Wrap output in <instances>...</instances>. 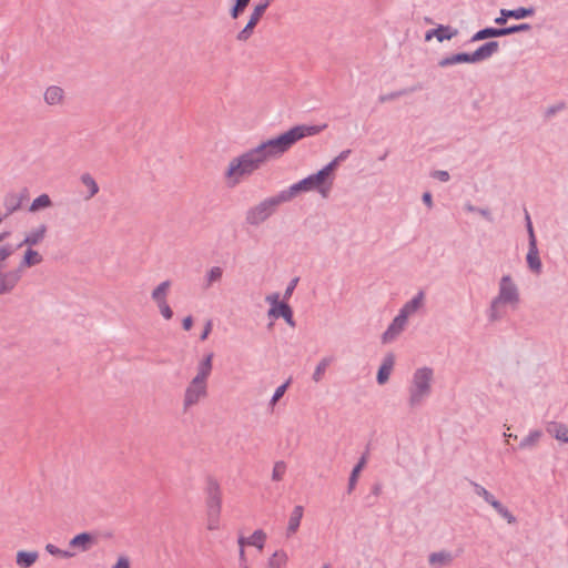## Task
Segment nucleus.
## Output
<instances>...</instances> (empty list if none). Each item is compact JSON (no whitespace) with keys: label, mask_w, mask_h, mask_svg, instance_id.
Listing matches in <instances>:
<instances>
[{"label":"nucleus","mask_w":568,"mask_h":568,"mask_svg":"<svg viewBox=\"0 0 568 568\" xmlns=\"http://www.w3.org/2000/svg\"><path fill=\"white\" fill-rule=\"evenodd\" d=\"M326 128L324 125L300 124L291 128L281 135L262 142L256 146L261 155L265 156V162L270 159H276L286 153L300 140L321 133Z\"/></svg>","instance_id":"nucleus-1"},{"label":"nucleus","mask_w":568,"mask_h":568,"mask_svg":"<svg viewBox=\"0 0 568 568\" xmlns=\"http://www.w3.org/2000/svg\"><path fill=\"white\" fill-rule=\"evenodd\" d=\"M265 163V156L261 155L256 148L234 158L229 165L225 176L229 179L231 186L236 185L240 181L251 175Z\"/></svg>","instance_id":"nucleus-2"},{"label":"nucleus","mask_w":568,"mask_h":568,"mask_svg":"<svg viewBox=\"0 0 568 568\" xmlns=\"http://www.w3.org/2000/svg\"><path fill=\"white\" fill-rule=\"evenodd\" d=\"M205 507H206V528L217 530L220 528V517L222 510V489L219 480L213 476L205 479Z\"/></svg>","instance_id":"nucleus-3"},{"label":"nucleus","mask_w":568,"mask_h":568,"mask_svg":"<svg viewBox=\"0 0 568 568\" xmlns=\"http://www.w3.org/2000/svg\"><path fill=\"white\" fill-rule=\"evenodd\" d=\"M333 170L334 163H328L317 173L311 174L307 178L298 181L297 183H294L287 190H283L288 202L293 200L298 193L307 192L314 189H317L323 195H326L325 190L322 187V185L324 184L325 180L328 178Z\"/></svg>","instance_id":"nucleus-4"},{"label":"nucleus","mask_w":568,"mask_h":568,"mask_svg":"<svg viewBox=\"0 0 568 568\" xmlns=\"http://www.w3.org/2000/svg\"><path fill=\"white\" fill-rule=\"evenodd\" d=\"M433 369L429 367H422L416 369L413 376L412 385L409 387V406L416 407L429 396L432 392Z\"/></svg>","instance_id":"nucleus-5"},{"label":"nucleus","mask_w":568,"mask_h":568,"mask_svg":"<svg viewBox=\"0 0 568 568\" xmlns=\"http://www.w3.org/2000/svg\"><path fill=\"white\" fill-rule=\"evenodd\" d=\"M499 49L497 41H489L479 47L473 53L460 52L447 55L439 60L438 65L442 68L449 67L456 63H476L490 58Z\"/></svg>","instance_id":"nucleus-6"},{"label":"nucleus","mask_w":568,"mask_h":568,"mask_svg":"<svg viewBox=\"0 0 568 568\" xmlns=\"http://www.w3.org/2000/svg\"><path fill=\"white\" fill-rule=\"evenodd\" d=\"M285 202H288V200L283 191L274 196L265 199L246 212V222L251 225H258L263 223L276 211L278 205Z\"/></svg>","instance_id":"nucleus-7"},{"label":"nucleus","mask_w":568,"mask_h":568,"mask_svg":"<svg viewBox=\"0 0 568 568\" xmlns=\"http://www.w3.org/2000/svg\"><path fill=\"white\" fill-rule=\"evenodd\" d=\"M510 304L516 306L519 303V293L510 275H504L499 282V292L495 297V304Z\"/></svg>","instance_id":"nucleus-8"},{"label":"nucleus","mask_w":568,"mask_h":568,"mask_svg":"<svg viewBox=\"0 0 568 568\" xmlns=\"http://www.w3.org/2000/svg\"><path fill=\"white\" fill-rule=\"evenodd\" d=\"M475 493L483 497L508 524L516 523V517L499 501L497 500L486 488L479 484L471 481Z\"/></svg>","instance_id":"nucleus-9"},{"label":"nucleus","mask_w":568,"mask_h":568,"mask_svg":"<svg viewBox=\"0 0 568 568\" xmlns=\"http://www.w3.org/2000/svg\"><path fill=\"white\" fill-rule=\"evenodd\" d=\"M48 226L40 223L24 232L22 240L17 244L18 248L36 247L40 245L47 237Z\"/></svg>","instance_id":"nucleus-10"},{"label":"nucleus","mask_w":568,"mask_h":568,"mask_svg":"<svg viewBox=\"0 0 568 568\" xmlns=\"http://www.w3.org/2000/svg\"><path fill=\"white\" fill-rule=\"evenodd\" d=\"M97 544V538L91 532H81L69 540L68 551L72 552V558L79 554L89 551Z\"/></svg>","instance_id":"nucleus-11"},{"label":"nucleus","mask_w":568,"mask_h":568,"mask_svg":"<svg viewBox=\"0 0 568 568\" xmlns=\"http://www.w3.org/2000/svg\"><path fill=\"white\" fill-rule=\"evenodd\" d=\"M21 270L0 267V296L10 294L21 281Z\"/></svg>","instance_id":"nucleus-12"},{"label":"nucleus","mask_w":568,"mask_h":568,"mask_svg":"<svg viewBox=\"0 0 568 568\" xmlns=\"http://www.w3.org/2000/svg\"><path fill=\"white\" fill-rule=\"evenodd\" d=\"M206 394V383L193 378L185 390L184 408L187 409L195 405L202 397H205Z\"/></svg>","instance_id":"nucleus-13"},{"label":"nucleus","mask_w":568,"mask_h":568,"mask_svg":"<svg viewBox=\"0 0 568 568\" xmlns=\"http://www.w3.org/2000/svg\"><path fill=\"white\" fill-rule=\"evenodd\" d=\"M43 255L33 247H26L22 258L19 262L18 270H21V275L26 268H30L40 265L43 262Z\"/></svg>","instance_id":"nucleus-14"},{"label":"nucleus","mask_w":568,"mask_h":568,"mask_svg":"<svg viewBox=\"0 0 568 568\" xmlns=\"http://www.w3.org/2000/svg\"><path fill=\"white\" fill-rule=\"evenodd\" d=\"M407 323V318L404 314H398L388 326V328L384 332L382 338L384 343L393 341L400 332L404 329Z\"/></svg>","instance_id":"nucleus-15"},{"label":"nucleus","mask_w":568,"mask_h":568,"mask_svg":"<svg viewBox=\"0 0 568 568\" xmlns=\"http://www.w3.org/2000/svg\"><path fill=\"white\" fill-rule=\"evenodd\" d=\"M527 263L529 268L539 274L541 272V261L539 258V252L537 247L536 236L531 235V241H529V248L527 253Z\"/></svg>","instance_id":"nucleus-16"},{"label":"nucleus","mask_w":568,"mask_h":568,"mask_svg":"<svg viewBox=\"0 0 568 568\" xmlns=\"http://www.w3.org/2000/svg\"><path fill=\"white\" fill-rule=\"evenodd\" d=\"M44 102L50 106L60 105L64 102V90L59 85H50L43 94Z\"/></svg>","instance_id":"nucleus-17"},{"label":"nucleus","mask_w":568,"mask_h":568,"mask_svg":"<svg viewBox=\"0 0 568 568\" xmlns=\"http://www.w3.org/2000/svg\"><path fill=\"white\" fill-rule=\"evenodd\" d=\"M268 315L275 318L281 316L286 321L288 325H295L293 320V311L291 306L285 302L280 303L277 306L271 307L268 311Z\"/></svg>","instance_id":"nucleus-18"},{"label":"nucleus","mask_w":568,"mask_h":568,"mask_svg":"<svg viewBox=\"0 0 568 568\" xmlns=\"http://www.w3.org/2000/svg\"><path fill=\"white\" fill-rule=\"evenodd\" d=\"M23 200H24L23 194H20V193L7 194L3 200V206L6 209V214L3 215L4 219L7 216H9L10 214L14 213L16 211H18L21 207Z\"/></svg>","instance_id":"nucleus-19"},{"label":"nucleus","mask_w":568,"mask_h":568,"mask_svg":"<svg viewBox=\"0 0 568 568\" xmlns=\"http://www.w3.org/2000/svg\"><path fill=\"white\" fill-rule=\"evenodd\" d=\"M394 363H395V357L392 353L387 354L384 359H383V363L378 369V373H377V382L378 384L383 385L385 384L388 378H389V375H390V372L393 369V366H394Z\"/></svg>","instance_id":"nucleus-20"},{"label":"nucleus","mask_w":568,"mask_h":568,"mask_svg":"<svg viewBox=\"0 0 568 568\" xmlns=\"http://www.w3.org/2000/svg\"><path fill=\"white\" fill-rule=\"evenodd\" d=\"M546 430L548 434L554 436L556 439H558L562 443H568V426L567 425H565L562 423L550 422L547 425Z\"/></svg>","instance_id":"nucleus-21"},{"label":"nucleus","mask_w":568,"mask_h":568,"mask_svg":"<svg viewBox=\"0 0 568 568\" xmlns=\"http://www.w3.org/2000/svg\"><path fill=\"white\" fill-rule=\"evenodd\" d=\"M38 558L39 554L37 551L20 550L17 552L16 562L20 568H30Z\"/></svg>","instance_id":"nucleus-22"},{"label":"nucleus","mask_w":568,"mask_h":568,"mask_svg":"<svg viewBox=\"0 0 568 568\" xmlns=\"http://www.w3.org/2000/svg\"><path fill=\"white\" fill-rule=\"evenodd\" d=\"M453 555L449 551H438V552H432L429 555L428 561L434 567H444L448 566L453 561Z\"/></svg>","instance_id":"nucleus-23"},{"label":"nucleus","mask_w":568,"mask_h":568,"mask_svg":"<svg viewBox=\"0 0 568 568\" xmlns=\"http://www.w3.org/2000/svg\"><path fill=\"white\" fill-rule=\"evenodd\" d=\"M304 509L302 506H295L288 520L287 525V536L294 535L301 524L302 517H303Z\"/></svg>","instance_id":"nucleus-24"},{"label":"nucleus","mask_w":568,"mask_h":568,"mask_svg":"<svg viewBox=\"0 0 568 568\" xmlns=\"http://www.w3.org/2000/svg\"><path fill=\"white\" fill-rule=\"evenodd\" d=\"M424 301V293L420 291L413 300L407 302L403 308L399 311L400 314H404L406 318L409 315L414 314L422 305Z\"/></svg>","instance_id":"nucleus-25"},{"label":"nucleus","mask_w":568,"mask_h":568,"mask_svg":"<svg viewBox=\"0 0 568 568\" xmlns=\"http://www.w3.org/2000/svg\"><path fill=\"white\" fill-rule=\"evenodd\" d=\"M212 358H213L212 353H210L205 356V358L199 365V372H197L196 376L194 377V379H200V381L206 383V379L210 376L211 371H212Z\"/></svg>","instance_id":"nucleus-26"},{"label":"nucleus","mask_w":568,"mask_h":568,"mask_svg":"<svg viewBox=\"0 0 568 568\" xmlns=\"http://www.w3.org/2000/svg\"><path fill=\"white\" fill-rule=\"evenodd\" d=\"M500 13L504 17L514 18V19H523L526 17L532 16L535 13V9L532 7H530V8L520 7V8L514 9V10L501 9Z\"/></svg>","instance_id":"nucleus-27"},{"label":"nucleus","mask_w":568,"mask_h":568,"mask_svg":"<svg viewBox=\"0 0 568 568\" xmlns=\"http://www.w3.org/2000/svg\"><path fill=\"white\" fill-rule=\"evenodd\" d=\"M80 180H81L82 184L88 190L87 199H91L98 194L99 185H98L97 181L94 180V178L90 173H83L81 175Z\"/></svg>","instance_id":"nucleus-28"},{"label":"nucleus","mask_w":568,"mask_h":568,"mask_svg":"<svg viewBox=\"0 0 568 568\" xmlns=\"http://www.w3.org/2000/svg\"><path fill=\"white\" fill-rule=\"evenodd\" d=\"M52 205V201L48 194H41L36 197L29 206V212L34 213Z\"/></svg>","instance_id":"nucleus-29"},{"label":"nucleus","mask_w":568,"mask_h":568,"mask_svg":"<svg viewBox=\"0 0 568 568\" xmlns=\"http://www.w3.org/2000/svg\"><path fill=\"white\" fill-rule=\"evenodd\" d=\"M286 561L287 555L283 550H278L271 556L266 568H283Z\"/></svg>","instance_id":"nucleus-30"},{"label":"nucleus","mask_w":568,"mask_h":568,"mask_svg":"<svg viewBox=\"0 0 568 568\" xmlns=\"http://www.w3.org/2000/svg\"><path fill=\"white\" fill-rule=\"evenodd\" d=\"M19 250L17 245L6 243L0 245V267H6V262Z\"/></svg>","instance_id":"nucleus-31"},{"label":"nucleus","mask_w":568,"mask_h":568,"mask_svg":"<svg viewBox=\"0 0 568 568\" xmlns=\"http://www.w3.org/2000/svg\"><path fill=\"white\" fill-rule=\"evenodd\" d=\"M540 430H531L519 444L520 449L530 448L538 444L541 437Z\"/></svg>","instance_id":"nucleus-32"},{"label":"nucleus","mask_w":568,"mask_h":568,"mask_svg":"<svg viewBox=\"0 0 568 568\" xmlns=\"http://www.w3.org/2000/svg\"><path fill=\"white\" fill-rule=\"evenodd\" d=\"M436 31H437L436 39L439 42H443L445 40H450L458 33V31L456 29H452L449 26H442V24L438 26V28H436Z\"/></svg>","instance_id":"nucleus-33"},{"label":"nucleus","mask_w":568,"mask_h":568,"mask_svg":"<svg viewBox=\"0 0 568 568\" xmlns=\"http://www.w3.org/2000/svg\"><path fill=\"white\" fill-rule=\"evenodd\" d=\"M265 540L266 534L262 529H257L247 538V545L263 549Z\"/></svg>","instance_id":"nucleus-34"},{"label":"nucleus","mask_w":568,"mask_h":568,"mask_svg":"<svg viewBox=\"0 0 568 568\" xmlns=\"http://www.w3.org/2000/svg\"><path fill=\"white\" fill-rule=\"evenodd\" d=\"M223 275V270L220 266L212 267L205 278V287L209 288L213 285V283L220 281Z\"/></svg>","instance_id":"nucleus-35"},{"label":"nucleus","mask_w":568,"mask_h":568,"mask_svg":"<svg viewBox=\"0 0 568 568\" xmlns=\"http://www.w3.org/2000/svg\"><path fill=\"white\" fill-rule=\"evenodd\" d=\"M170 287V282H162L153 292L152 298L158 303L160 301H166V294Z\"/></svg>","instance_id":"nucleus-36"},{"label":"nucleus","mask_w":568,"mask_h":568,"mask_svg":"<svg viewBox=\"0 0 568 568\" xmlns=\"http://www.w3.org/2000/svg\"><path fill=\"white\" fill-rule=\"evenodd\" d=\"M333 362V358L332 357H325L323 358L318 365L316 366L315 368V372L313 374V381L314 382H320L326 371V368L329 366V364Z\"/></svg>","instance_id":"nucleus-37"},{"label":"nucleus","mask_w":568,"mask_h":568,"mask_svg":"<svg viewBox=\"0 0 568 568\" xmlns=\"http://www.w3.org/2000/svg\"><path fill=\"white\" fill-rule=\"evenodd\" d=\"M45 551L52 556L60 557L63 559L72 558V552H69L67 549H60L53 544H47Z\"/></svg>","instance_id":"nucleus-38"},{"label":"nucleus","mask_w":568,"mask_h":568,"mask_svg":"<svg viewBox=\"0 0 568 568\" xmlns=\"http://www.w3.org/2000/svg\"><path fill=\"white\" fill-rule=\"evenodd\" d=\"M488 38H497V28L489 27L479 30L473 36L471 41H480Z\"/></svg>","instance_id":"nucleus-39"},{"label":"nucleus","mask_w":568,"mask_h":568,"mask_svg":"<svg viewBox=\"0 0 568 568\" xmlns=\"http://www.w3.org/2000/svg\"><path fill=\"white\" fill-rule=\"evenodd\" d=\"M286 473V464L283 460L276 462L272 471V479L274 481H280L283 479Z\"/></svg>","instance_id":"nucleus-40"},{"label":"nucleus","mask_w":568,"mask_h":568,"mask_svg":"<svg viewBox=\"0 0 568 568\" xmlns=\"http://www.w3.org/2000/svg\"><path fill=\"white\" fill-rule=\"evenodd\" d=\"M251 0H235L234 6L232 7L230 14L233 19H237L240 14L244 12L246 7L248 6Z\"/></svg>","instance_id":"nucleus-41"},{"label":"nucleus","mask_w":568,"mask_h":568,"mask_svg":"<svg viewBox=\"0 0 568 568\" xmlns=\"http://www.w3.org/2000/svg\"><path fill=\"white\" fill-rule=\"evenodd\" d=\"M265 11H266V3H257L254 7L248 21L256 26L258 23V21L261 20V18L263 17V14L265 13Z\"/></svg>","instance_id":"nucleus-42"},{"label":"nucleus","mask_w":568,"mask_h":568,"mask_svg":"<svg viewBox=\"0 0 568 568\" xmlns=\"http://www.w3.org/2000/svg\"><path fill=\"white\" fill-rule=\"evenodd\" d=\"M365 464V458L363 457L358 464L353 468L352 473H351V476H349V481H348V491L351 493L353 490V488L355 487V484L357 481V476L361 471V469L363 468Z\"/></svg>","instance_id":"nucleus-43"},{"label":"nucleus","mask_w":568,"mask_h":568,"mask_svg":"<svg viewBox=\"0 0 568 568\" xmlns=\"http://www.w3.org/2000/svg\"><path fill=\"white\" fill-rule=\"evenodd\" d=\"M256 26L254 23H251L250 21L246 23V26L237 33L236 39L241 42L247 41L251 36L253 34L254 28Z\"/></svg>","instance_id":"nucleus-44"},{"label":"nucleus","mask_w":568,"mask_h":568,"mask_svg":"<svg viewBox=\"0 0 568 568\" xmlns=\"http://www.w3.org/2000/svg\"><path fill=\"white\" fill-rule=\"evenodd\" d=\"M500 304L501 303H496L495 304V298L491 301L490 307H489V314H488L489 320L491 322H496V321H498L501 317V315L499 313V310H498Z\"/></svg>","instance_id":"nucleus-45"},{"label":"nucleus","mask_w":568,"mask_h":568,"mask_svg":"<svg viewBox=\"0 0 568 568\" xmlns=\"http://www.w3.org/2000/svg\"><path fill=\"white\" fill-rule=\"evenodd\" d=\"M156 304H158V306L160 308V312H161L162 316L165 320H171L172 316H173V312H172L170 305L166 303V301H160Z\"/></svg>","instance_id":"nucleus-46"},{"label":"nucleus","mask_w":568,"mask_h":568,"mask_svg":"<svg viewBox=\"0 0 568 568\" xmlns=\"http://www.w3.org/2000/svg\"><path fill=\"white\" fill-rule=\"evenodd\" d=\"M290 383H291V379H288L286 383H284L283 385H281L276 388V390L271 399L272 405H275V403L277 400H280V398L285 394Z\"/></svg>","instance_id":"nucleus-47"},{"label":"nucleus","mask_w":568,"mask_h":568,"mask_svg":"<svg viewBox=\"0 0 568 568\" xmlns=\"http://www.w3.org/2000/svg\"><path fill=\"white\" fill-rule=\"evenodd\" d=\"M407 92H408L407 90L390 92L388 94L379 95L378 100H379V102L384 103L386 101L397 99V98L406 94Z\"/></svg>","instance_id":"nucleus-48"},{"label":"nucleus","mask_w":568,"mask_h":568,"mask_svg":"<svg viewBox=\"0 0 568 568\" xmlns=\"http://www.w3.org/2000/svg\"><path fill=\"white\" fill-rule=\"evenodd\" d=\"M566 108V104L564 102H560L556 105H551L549 106L547 110H546V116L547 118H550L552 115H555L558 111H561Z\"/></svg>","instance_id":"nucleus-49"},{"label":"nucleus","mask_w":568,"mask_h":568,"mask_svg":"<svg viewBox=\"0 0 568 568\" xmlns=\"http://www.w3.org/2000/svg\"><path fill=\"white\" fill-rule=\"evenodd\" d=\"M432 176L442 181L447 182L449 180V173L447 171L436 170L432 173Z\"/></svg>","instance_id":"nucleus-50"},{"label":"nucleus","mask_w":568,"mask_h":568,"mask_svg":"<svg viewBox=\"0 0 568 568\" xmlns=\"http://www.w3.org/2000/svg\"><path fill=\"white\" fill-rule=\"evenodd\" d=\"M297 282H298V277H295L293 278L290 284L287 285L286 290H285V293H284V297L285 298H290L291 295L293 294L296 285H297Z\"/></svg>","instance_id":"nucleus-51"},{"label":"nucleus","mask_w":568,"mask_h":568,"mask_svg":"<svg viewBox=\"0 0 568 568\" xmlns=\"http://www.w3.org/2000/svg\"><path fill=\"white\" fill-rule=\"evenodd\" d=\"M510 27H511V33L529 31L531 29V26L529 23H521V24L510 26Z\"/></svg>","instance_id":"nucleus-52"},{"label":"nucleus","mask_w":568,"mask_h":568,"mask_svg":"<svg viewBox=\"0 0 568 568\" xmlns=\"http://www.w3.org/2000/svg\"><path fill=\"white\" fill-rule=\"evenodd\" d=\"M112 568H130V561L126 557H120Z\"/></svg>","instance_id":"nucleus-53"},{"label":"nucleus","mask_w":568,"mask_h":568,"mask_svg":"<svg viewBox=\"0 0 568 568\" xmlns=\"http://www.w3.org/2000/svg\"><path fill=\"white\" fill-rule=\"evenodd\" d=\"M351 150L342 151L337 158H335L331 163H334V168L338 164V162L344 161L349 155Z\"/></svg>","instance_id":"nucleus-54"},{"label":"nucleus","mask_w":568,"mask_h":568,"mask_svg":"<svg viewBox=\"0 0 568 568\" xmlns=\"http://www.w3.org/2000/svg\"><path fill=\"white\" fill-rule=\"evenodd\" d=\"M278 298H280V295L276 293V294L268 295L266 297V301L268 303H271L272 307H273V306H277L281 303V302H278Z\"/></svg>","instance_id":"nucleus-55"},{"label":"nucleus","mask_w":568,"mask_h":568,"mask_svg":"<svg viewBox=\"0 0 568 568\" xmlns=\"http://www.w3.org/2000/svg\"><path fill=\"white\" fill-rule=\"evenodd\" d=\"M212 331V323L211 322H207L205 327H204V331L203 333L201 334L200 338L201 341H204L207 338L209 334L211 333Z\"/></svg>","instance_id":"nucleus-56"},{"label":"nucleus","mask_w":568,"mask_h":568,"mask_svg":"<svg viewBox=\"0 0 568 568\" xmlns=\"http://www.w3.org/2000/svg\"><path fill=\"white\" fill-rule=\"evenodd\" d=\"M182 324H183V328L185 331H190L192 328V326H193V318H192V316H186L183 320Z\"/></svg>","instance_id":"nucleus-57"},{"label":"nucleus","mask_w":568,"mask_h":568,"mask_svg":"<svg viewBox=\"0 0 568 568\" xmlns=\"http://www.w3.org/2000/svg\"><path fill=\"white\" fill-rule=\"evenodd\" d=\"M508 34H513L511 27L497 28V37H504V36H508Z\"/></svg>","instance_id":"nucleus-58"},{"label":"nucleus","mask_w":568,"mask_h":568,"mask_svg":"<svg viewBox=\"0 0 568 568\" xmlns=\"http://www.w3.org/2000/svg\"><path fill=\"white\" fill-rule=\"evenodd\" d=\"M508 34H513L511 27L497 28V37H504V36H508Z\"/></svg>","instance_id":"nucleus-59"},{"label":"nucleus","mask_w":568,"mask_h":568,"mask_svg":"<svg viewBox=\"0 0 568 568\" xmlns=\"http://www.w3.org/2000/svg\"><path fill=\"white\" fill-rule=\"evenodd\" d=\"M423 202L430 209L433 206L432 194L429 192H425L423 194Z\"/></svg>","instance_id":"nucleus-60"},{"label":"nucleus","mask_w":568,"mask_h":568,"mask_svg":"<svg viewBox=\"0 0 568 568\" xmlns=\"http://www.w3.org/2000/svg\"><path fill=\"white\" fill-rule=\"evenodd\" d=\"M437 31L436 29H430L426 32L425 40L429 41L433 37H436Z\"/></svg>","instance_id":"nucleus-61"},{"label":"nucleus","mask_w":568,"mask_h":568,"mask_svg":"<svg viewBox=\"0 0 568 568\" xmlns=\"http://www.w3.org/2000/svg\"><path fill=\"white\" fill-rule=\"evenodd\" d=\"M372 491H373L374 495L378 496L381 494V491H382V485L381 484H375L373 486Z\"/></svg>","instance_id":"nucleus-62"},{"label":"nucleus","mask_w":568,"mask_h":568,"mask_svg":"<svg viewBox=\"0 0 568 568\" xmlns=\"http://www.w3.org/2000/svg\"><path fill=\"white\" fill-rule=\"evenodd\" d=\"M507 18H508V17H504V16L500 13V17H498V18H496V19H495V22H496L497 24H505V23H506V21H507Z\"/></svg>","instance_id":"nucleus-63"},{"label":"nucleus","mask_w":568,"mask_h":568,"mask_svg":"<svg viewBox=\"0 0 568 568\" xmlns=\"http://www.w3.org/2000/svg\"><path fill=\"white\" fill-rule=\"evenodd\" d=\"M240 561H241L240 567H241L243 564H246V556H245V551H244V549H240Z\"/></svg>","instance_id":"nucleus-64"}]
</instances>
